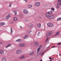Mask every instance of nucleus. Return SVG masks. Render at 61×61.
I'll use <instances>...</instances> for the list:
<instances>
[{
  "label": "nucleus",
  "instance_id": "obj_3",
  "mask_svg": "<svg viewBox=\"0 0 61 61\" xmlns=\"http://www.w3.org/2000/svg\"><path fill=\"white\" fill-rule=\"evenodd\" d=\"M34 44L35 46H39V43H38V42L37 41L34 42Z\"/></svg>",
  "mask_w": 61,
  "mask_h": 61
},
{
  "label": "nucleus",
  "instance_id": "obj_20",
  "mask_svg": "<svg viewBox=\"0 0 61 61\" xmlns=\"http://www.w3.org/2000/svg\"><path fill=\"white\" fill-rule=\"evenodd\" d=\"M60 20H61V18H57V21H60Z\"/></svg>",
  "mask_w": 61,
  "mask_h": 61
},
{
  "label": "nucleus",
  "instance_id": "obj_28",
  "mask_svg": "<svg viewBox=\"0 0 61 61\" xmlns=\"http://www.w3.org/2000/svg\"><path fill=\"white\" fill-rule=\"evenodd\" d=\"M48 40V38H46V41H45V42H47V41Z\"/></svg>",
  "mask_w": 61,
  "mask_h": 61
},
{
  "label": "nucleus",
  "instance_id": "obj_6",
  "mask_svg": "<svg viewBox=\"0 0 61 61\" xmlns=\"http://www.w3.org/2000/svg\"><path fill=\"white\" fill-rule=\"evenodd\" d=\"M54 16L53 15H50L49 17V19H53L54 18Z\"/></svg>",
  "mask_w": 61,
  "mask_h": 61
},
{
  "label": "nucleus",
  "instance_id": "obj_29",
  "mask_svg": "<svg viewBox=\"0 0 61 61\" xmlns=\"http://www.w3.org/2000/svg\"><path fill=\"white\" fill-rule=\"evenodd\" d=\"M44 51L42 53H41V56H43V55L44 54Z\"/></svg>",
  "mask_w": 61,
  "mask_h": 61
},
{
  "label": "nucleus",
  "instance_id": "obj_16",
  "mask_svg": "<svg viewBox=\"0 0 61 61\" xmlns=\"http://www.w3.org/2000/svg\"><path fill=\"white\" fill-rule=\"evenodd\" d=\"M5 25V23L1 22L0 23V25L1 26H2V25Z\"/></svg>",
  "mask_w": 61,
  "mask_h": 61
},
{
  "label": "nucleus",
  "instance_id": "obj_2",
  "mask_svg": "<svg viewBox=\"0 0 61 61\" xmlns=\"http://www.w3.org/2000/svg\"><path fill=\"white\" fill-rule=\"evenodd\" d=\"M22 51L21 50H17L16 51V54H20V53H22Z\"/></svg>",
  "mask_w": 61,
  "mask_h": 61
},
{
  "label": "nucleus",
  "instance_id": "obj_30",
  "mask_svg": "<svg viewBox=\"0 0 61 61\" xmlns=\"http://www.w3.org/2000/svg\"><path fill=\"white\" fill-rule=\"evenodd\" d=\"M28 28H31V26L30 25H28Z\"/></svg>",
  "mask_w": 61,
  "mask_h": 61
},
{
  "label": "nucleus",
  "instance_id": "obj_46",
  "mask_svg": "<svg viewBox=\"0 0 61 61\" xmlns=\"http://www.w3.org/2000/svg\"><path fill=\"white\" fill-rule=\"evenodd\" d=\"M20 28L21 29H22V26H20Z\"/></svg>",
  "mask_w": 61,
  "mask_h": 61
},
{
  "label": "nucleus",
  "instance_id": "obj_55",
  "mask_svg": "<svg viewBox=\"0 0 61 61\" xmlns=\"http://www.w3.org/2000/svg\"><path fill=\"white\" fill-rule=\"evenodd\" d=\"M52 60H54V59H52Z\"/></svg>",
  "mask_w": 61,
  "mask_h": 61
},
{
  "label": "nucleus",
  "instance_id": "obj_33",
  "mask_svg": "<svg viewBox=\"0 0 61 61\" xmlns=\"http://www.w3.org/2000/svg\"><path fill=\"white\" fill-rule=\"evenodd\" d=\"M51 9L53 10V11H54V8L53 7L51 8Z\"/></svg>",
  "mask_w": 61,
  "mask_h": 61
},
{
  "label": "nucleus",
  "instance_id": "obj_40",
  "mask_svg": "<svg viewBox=\"0 0 61 61\" xmlns=\"http://www.w3.org/2000/svg\"><path fill=\"white\" fill-rule=\"evenodd\" d=\"M25 2H28V0H25Z\"/></svg>",
  "mask_w": 61,
  "mask_h": 61
},
{
  "label": "nucleus",
  "instance_id": "obj_25",
  "mask_svg": "<svg viewBox=\"0 0 61 61\" xmlns=\"http://www.w3.org/2000/svg\"><path fill=\"white\" fill-rule=\"evenodd\" d=\"M41 33V32L40 31H39L38 32V34H37V35L38 36H39L40 35V33Z\"/></svg>",
  "mask_w": 61,
  "mask_h": 61
},
{
  "label": "nucleus",
  "instance_id": "obj_35",
  "mask_svg": "<svg viewBox=\"0 0 61 61\" xmlns=\"http://www.w3.org/2000/svg\"><path fill=\"white\" fill-rule=\"evenodd\" d=\"M31 27H32L34 26V25H31Z\"/></svg>",
  "mask_w": 61,
  "mask_h": 61
},
{
  "label": "nucleus",
  "instance_id": "obj_39",
  "mask_svg": "<svg viewBox=\"0 0 61 61\" xmlns=\"http://www.w3.org/2000/svg\"><path fill=\"white\" fill-rule=\"evenodd\" d=\"M0 44H1V45L3 44V42H1V41H0Z\"/></svg>",
  "mask_w": 61,
  "mask_h": 61
},
{
  "label": "nucleus",
  "instance_id": "obj_8",
  "mask_svg": "<svg viewBox=\"0 0 61 61\" xmlns=\"http://www.w3.org/2000/svg\"><path fill=\"white\" fill-rule=\"evenodd\" d=\"M40 5V3L39 2H37L35 4V6H39Z\"/></svg>",
  "mask_w": 61,
  "mask_h": 61
},
{
  "label": "nucleus",
  "instance_id": "obj_26",
  "mask_svg": "<svg viewBox=\"0 0 61 61\" xmlns=\"http://www.w3.org/2000/svg\"><path fill=\"white\" fill-rule=\"evenodd\" d=\"M40 48L39 47L37 49V52H39V50H40Z\"/></svg>",
  "mask_w": 61,
  "mask_h": 61
},
{
  "label": "nucleus",
  "instance_id": "obj_24",
  "mask_svg": "<svg viewBox=\"0 0 61 61\" xmlns=\"http://www.w3.org/2000/svg\"><path fill=\"white\" fill-rule=\"evenodd\" d=\"M48 13L49 14H51L52 13V11H50L48 12Z\"/></svg>",
  "mask_w": 61,
  "mask_h": 61
},
{
  "label": "nucleus",
  "instance_id": "obj_47",
  "mask_svg": "<svg viewBox=\"0 0 61 61\" xmlns=\"http://www.w3.org/2000/svg\"><path fill=\"white\" fill-rule=\"evenodd\" d=\"M49 59H52V58H51V57H49Z\"/></svg>",
  "mask_w": 61,
  "mask_h": 61
},
{
  "label": "nucleus",
  "instance_id": "obj_5",
  "mask_svg": "<svg viewBox=\"0 0 61 61\" xmlns=\"http://www.w3.org/2000/svg\"><path fill=\"white\" fill-rule=\"evenodd\" d=\"M23 12L24 14H27L28 13V12L27 10L25 9L24 10Z\"/></svg>",
  "mask_w": 61,
  "mask_h": 61
},
{
  "label": "nucleus",
  "instance_id": "obj_14",
  "mask_svg": "<svg viewBox=\"0 0 61 61\" xmlns=\"http://www.w3.org/2000/svg\"><path fill=\"white\" fill-rule=\"evenodd\" d=\"M13 19L15 21H16L17 20V17H15Z\"/></svg>",
  "mask_w": 61,
  "mask_h": 61
},
{
  "label": "nucleus",
  "instance_id": "obj_52",
  "mask_svg": "<svg viewBox=\"0 0 61 61\" xmlns=\"http://www.w3.org/2000/svg\"><path fill=\"white\" fill-rule=\"evenodd\" d=\"M59 45V44H58V46Z\"/></svg>",
  "mask_w": 61,
  "mask_h": 61
},
{
  "label": "nucleus",
  "instance_id": "obj_31",
  "mask_svg": "<svg viewBox=\"0 0 61 61\" xmlns=\"http://www.w3.org/2000/svg\"><path fill=\"white\" fill-rule=\"evenodd\" d=\"M10 5H9V7H11V5H12V3H11V5H10Z\"/></svg>",
  "mask_w": 61,
  "mask_h": 61
},
{
  "label": "nucleus",
  "instance_id": "obj_21",
  "mask_svg": "<svg viewBox=\"0 0 61 61\" xmlns=\"http://www.w3.org/2000/svg\"><path fill=\"white\" fill-rule=\"evenodd\" d=\"M60 32H59V31H58L56 33V36H58V35L60 34Z\"/></svg>",
  "mask_w": 61,
  "mask_h": 61
},
{
  "label": "nucleus",
  "instance_id": "obj_17",
  "mask_svg": "<svg viewBox=\"0 0 61 61\" xmlns=\"http://www.w3.org/2000/svg\"><path fill=\"white\" fill-rule=\"evenodd\" d=\"M27 37H28V36H27V35H25L23 37L24 39H25V38H27Z\"/></svg>",
  "mask_w": 61,
  "mask_h": 61
},
{
  "label": "nucleus",
  "instance_id": "obj_22",
  "mask_svg": "<svg viewBox=\"0 0 61 61\" xmlns=\"http://www.w3.org/2000/svg\"><path fill=\"white\" fill-rule=\"evenodd\" d=\"M14 13H15V15H16V14H17V13H16V10H15L14 11Z\"/></svg>",
  "mask_w": 61,
  "mask_h": 61
},
{
  "label": "nucleus",
  "instance_id": "obj_7",
  "mask_svg": "<svg viewBox=\"0 0 61 61\" xmlns=\"http://www.w3.org/2000/svg\"><path fill=\"white\" fill-rule=\"evenodd\" d=\"M19 46L24 47V46H25V45L24 44H20L19 45Z\"/></svg>",
  "mask_w": 61,
  "mask_h": 61
},
{
  "label": "nucleus",
  "instance_id": "obj_1",
  "mask_svg": "<svg viewBox=\"0 0 61 61\" xmlns=\"http://www.w3.org/2000/svg\"><path fill=\"white\" fill-rule=\"evenodd\" d=\"M47 25L49 27H50H50H52V26H53V24L52 23H48Z\"/></svg>",
  "mask_w": 61,
  "mask_h": 61
},
{
  "label": "nucleus",
  "instance_id": "obj_10",
  "mask_svg": "<svg viewBox=\"0 0 61 61\" xmlns=\"http://www.w3.org/2000/svg\"><path fill=\"white\" fill-rule=\"evenodd\" d=\"M11 16L10 14H9L6 17V19H8L9 17H10Z\"/></svg>",
  "mask_w": 61,
  "mask_h": 61
},
{
  "label": "nucleus",
  "instance_id": "obj_27",
  "mask_svg": "<svg viewBox=\"0 0 61 61\" xmlns=\"http://www.w3.org/2000/svg\"><path fill=\"white\" fill-rule=\"evenodd\" d=\"M27 6L28 7H29V8L31 7V5L30 4L28 5Z\"/></svg>",
  "mask_w": 61,
  "mask_h": 61
},
{
  "label": "nucleus",
  "instance_id": "obj_18",
  "mask_svg": "<svg viewBox=\"0 0 61 61\" xmlns=\"http://www.w3.org/2000/svg\"><path fill=\"white\" fill-rule=\"evenodd\" d=\"M45 15L46 17H48V16H49V13H47Z\"/></svg>",
  "mask_w": 61,
  "mask_h": 61
},
{
  "label": "nucleus",
  "instance_id": "obj_48",
  "mask_svg": "<svg viewBox=\"0 0 61 61\" xmlns=\"http://www.w3.org/2000/svg\"><path fill=\"white\" fill-rule=\"evenodd\" d=\"M41 61H42V60L41 59Z\"/></svg>",
  "mask_w": 61,
  "mask_h": 61
},
{
  "label": "nucleus",
  "instance_id": "obj_36",
  "mask_svg": "<svg viewBox=\"0 0 61 61\" xmlns=\"http://www.w3.org/2000/svg\"><path fill=\"white\" fill-rule=\"evenodd\" d=\"M58 1L59 3V2H60V3H61V0H59Z\"/></svg>",
  "mask_w": 61,
  "mask_h": 61
},
{
  "label": "nucleus",
  "instance_id": "obj_12",
  "mask_svg": "<svg viewBox=\"0 0 61 61\" xmlns=\"http://www.w3.org/2000/svg\"><path fill=\"white\" fill-rule=\"evenodd\" d=\"M37 26L38 28H40L41 27V24L39 23L37 24Z\"/></svg>",
  "mask_w": 61,
  "mask_h": 61
},
{
  "label": "nucleus",
  "instance_id": "obj_54",
  "mask_svg": "<svg viewBox=\"0 0 61 61\" xmlns=\"http://www.w3.org/2000/svg\"><path fill=\"white\" fill-rule=\"evenodd\" d=\"M30 54H31V53H30Z\"/></svg>",
  "mask_w": 61,
  "mask_h": 61
},
{
  "label": "nucleus",
  "instance_id": "obj_4",
  "mask_svg": "<svg viewBox=\"0 0 61 61\" xmlns=\"http://www.w3.org/2000/svg\"><path fill=\"white\" fill-rule=\"evenodd\" d=\"M51 33L52 32H50L47 34L46 36L47 37H49V36L52 34Z\"/></svg>",
  "mask_w": 61,
  "mask_h": 61
},
{
  "label": "nucleus",
  "instance_id": "obj_51",
  "mask_svg": "<svg viewBox=\"0 0 61 61\" xmlns=\"http://www.w3.org/2000/svg\"><path fill=\"white\" fill-rule=\"evenodd\" d=\"M32 7V5H31V7Z\"/></svg>",
  "mask_w": 61,
  "mask_h": 61
},
{
  "label": "nucleus",
  "instance_id": "obj_45",
  "mask_svg": "<svg viewBox=\"0 0 61 61\" xmlns=\"http://www.w3.org/2000/svg\"><path fill=\"white\" fill-rule=\"evenodd\" d=\"M58 44L59 45H61V43H59Z\"/></svg>",
  "mask_w": 61,
  "mask_h": 61
},
{
  "label": "nucleus",
  "instance_id": "obj_42",
  "mask_svg": "<svg viewBox=\"0 0 61 61\" xmlns=\"http://www.w3.org/2000/svg\"><path fill=\"white\" fill-rule=\"evenodd\" d=\"M41 47H42V46L41 45H40L39 47H40V48H41Z\"/></svg>",
  "mask_w": 61,
  "mask_h": 61
},
{
  "label": "nucleus",
  "instance_id": "obj_43",
  "mask_svg": "<svg viewBox=\"0 0 61 61\" xmlns=\"http://www.w3.org/2000/svg\"><path fill=\"white\" fill-rule=\"evenodd\" d=\"M59 5H61V3L59 2Z\"/></svg>",
  "mask_w": 61,
  "mask_h": 61
},
{
  "label": "nucleus",
  "instance_id": "obj_19",
  "mask_svg": "<svg viewBox=\"0 0 61 61\" xmlns=\"http://www.w3.org/2000/svg\"><path fill=\"white\" fill-rule=\"evenodd\" d=\"M11 46V44H9L6 46V48H7L8 47H9V46Z\"/></svg>",
  "mask_w": 61,
  "mask_h": 61
},
{
  "label": "nucleus",
  "instance_id": "obj_56",
  "mask_svg": "<svg viewBox=\"0 0 61 61\" xmlns=\"http://www.w3.org/2000/svg\"><path fill=\"white\" fill-rule=\"evenodd\" d=\"M1 31V30H0V31Z\"/></svg>",
  "mask_w": 61,
  "mask_h": 61
},
{
  "label": "nucleus",
  "instance_id": "obj_53",
  "mask_svg": "<svg viewBox=\"0 0 61 61\" xmlns=\"http://www.w3.org/2000/svg\"><path fill=\"white\" fill-rule=\"evenodd\" d=\"M59 7V6H58V8Z\"/></svg>",
  "mask_w": 61,
  "mask_h": 61
},
{
  "label": "nucleus",
  "instance_id": "obj_15",
  "mask_svg": "<svg viewBox=\"0 0 61 61\" xmlns=\"http://www.w3.org/2000/svg\"><path fill=\"white\" fill-rule=\"evenodd\" d=\"M2 61H6V59L5 58H3L2 59Z\"/></svg>",
  "mask_w": 61,
  "mask_h": 61
},
{
  "label": "nucleus",
  "instance_id": "obj_9",
  "mask_svg": "<svg viewBox=\"0 0 61 61\" xmlns=\"http://www.w3.org/2000/svg\"><path fill=\"white\" fill-rule=\"evenodd\" d=\"M25 56V55H22L20 57V59H23L24 58Z\"/></svg>",
  "mask_w": 61,
  "mask_h": 61
},
{
  "label": "nucleus",
  "instance_id": "obj_11",
  "mask_svg": "<svg viewBox=\"0 0 61 61\" xmlns=\"http://www.w3.org/2000/svg\"><path fill=\"white\" fill-rule=\"evenodd\" d=\"M0 53L2 55L4 54V51L2 50H0Z\"/></svg>",
  "mask_w": 61,
  "mask_h": 61
},
{
  "label": "nucleus",
  "instance_id": "obj_38",
  "mask_svg": "<svg viewBox=\"0 0 61 61\" xmlns=\"http://www.w3.org/2000/svg\"><path fill=\"white\" fill-rule=\"evenodd\" d=\"M25 21H26V22H27V21H28V20L27 19H25Z\"/></svg>",
  "mask_w": 61,
  "mask_h": 61
},
{
  "label": "nucleus",
  "instance_id": "obj_50",
  "mask_svg": "<svg viewBox=\"0 0 61 61\" xmlns=\"http://www.w3.org/2000/svg\"><path fill=\"white\" fill-rule=\"evenodd\" d=\"M59 56H61V55H60V54H59Z\"/></svg>",
  "mask_w": 61,
  "mask_h": 61
},
{
  "label": "nucleus",
  "instance_id": "obj_34",
  "mask_svg": "<svg viewBox=\"0 0 61 61\" xmlns=\"http://www.w3.org/2000/svg\"><path fill=\"white\" fill-rule=\"evenodd\" d=\"M20 16H23V15L22 14H20Z\"/></svg>",
  "mask_w": 61,
  "mask_h": 61
},
{
  "label": "nucleus",
  "instance_id": "obj_41",
  "mask_svg": "<svg viewBox=\"0 0 61 61\" xmlns=\"http://www.w3.org/2000/svg\"><path fill=\"white\" fill-rule=\"evenodd\" d=\"M14 22L13 21H12L11 22V24H14Z\"/></svg>",
  "mask_w": 61,
  "mask_h": 61
},
{
  "label": "nucleus",
  "instance_id": "obj_44",
  "mask_svg": "<svg viewBox=\"0 0 61 61\" xmlns=\"http://www.w3.org/2000/svg\"><path fill=\"white\" fill-rule=\"evenodd\" d=\"M56 46H53V47H52L51 48H54V47H55Z\"/></svg>",
  "mask_w": 61,
  "mask_h": 61
},
{
  "label": "nucleus",
  "instance_id": "obj_23",
  "mask_svg": "<svg viewBox=\"0 0 61 61\" xmlns=\"http://www.w3.org/2000/svg\"><path fill=\"white\" fill-rule=\"evenodd\" d=\"M11 29V31H10V33L11 34H12V33H13V29L12 28H10Z\"/></svg>",
  "mask_w": 61,
  "mask_h": 61
},
{
  "label": "nucleus",
  "instance_id": "obj_32",
  "mask_svg": "<svg viewBox=\"0 0 61 61\" xmlns=\"http://www.w3.org/2000/svg\"><path fill=\"white\" fill-rule=\"evenodd\" d=\"M34 54V51L31 52V55H32Z\"/></svg>",
  "mask_w": 61,
  "mask_h": 61
},
{
  "label": "nucleus",
  "instance_id": "obj_49",
  "mask_svg": "<svg viewBox=\"0 0 61 61\" xmlns=\"http://www.w3.org/2000/svg\"><path fill=\"white\" fill-rule=\"evenodd\" d=\"M50 61H52V60L51 59L50 60Z\"/></svg>",
  "mask_w": 61,
  "mask_h": 61
},
{
  "label": "nucleus",
  "instance_id": "obj_13",
  "mask_svg": "<svg viewBox=\"0 0 61 61\" xmlns=\"http://www.w3.org/2000/svg\"><path fill=\"white\" fill-rule=\"evenodd\" d=\"M16 42H22V41H21V40L19 39L16 40Z\"/></svg>",
  "mask_w": 61,
  "mask_h": 61
},
{
  "label": "nucleus",
  "instance_id": "obj_37",
  "mask_svg": "<svg viewBox=\"0 0 61 61\" xmlns=\"http://www.w3.org/2000/svg\"><path fill=\"white\" fill-rule=\"evenodd\" d=\"M31 32V31H29L28 32V34H30V32Z\"/></svg>",
  "mask_w": 61,
  "mask_h": 61
}]
</instances>
